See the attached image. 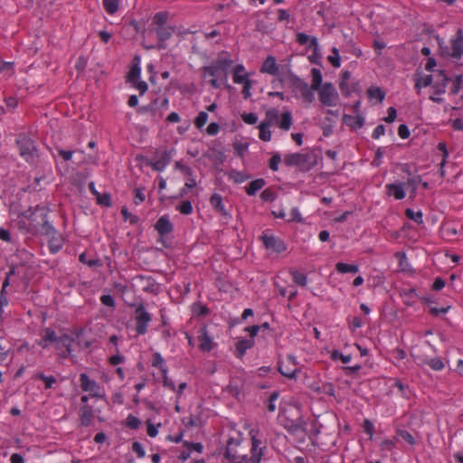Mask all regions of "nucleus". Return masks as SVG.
Segmentation results:
<instances>
[{"label":"nucleus","instance_id":"1","mask_svg":"<svg viewBox=\"0 0 463 463\" xmlns=\"http://www.w3.org/2000/svg\"><path fill=\"white\" fill-rule=\"evenodd\" d=\"M250 434L251 435V455L250 458L248 455L239 453L240 442L237 439H230L228 440L224 455L230 463H259L260 461L265 447H261L262 442L253 434V430Z\"/></svg>","mask_w":463,"mask_h":463},{"label":"nucleus","instance_id":"2","mask_svg":"<svg viewBox=\"0 0 463 463\" xmlns=\"http://www.w3.org/2000/svg\"><path fill=\"white\" fill-rule=\"evenodd\" d=\"M168 17L169 14L167 12H159L154 15L148 28V33H155L157 38V43L156 45L146 47L147 49H166V41L169 40L175 32V26L167 24Z\"/></svg>","mask_w":463,"mask_h":463},{"label":"nucleus","instance_id":"3","mask_svg":"<svg viewBox=\"0 0 463 463\" xmlns=\"http://www.w3.org/2000/svg\"><path fill=\"white\" fill-rule=\"evenodd\" d=\"M232 64L230 59L218 58L213 61L208 66L202 68L203 77H211L209 83L214 89H219L222 84L227 81L228 70Z\"/></svg>","mask_w":463,"mask_h":463},{"label":"nucleus","instance_id":"4","mask_svg":"<svg viewBox=\"0 0 463 463\" xmlns=\"http://www.w3.org/2000/svg\"><path fill=\"white\" fill-rule=\"evenodd\" d=\"M16 145L20 156L29 164H33L39 157V151L35 142L25 134H20L16 138Z\"/></svg>","mask_w":463,"mask_h":463},{"label":"nucleus","instance_id":"5","mask_svg":"<svg viewBox=\"0 0 463 463\" xmlns=\"http://www.w3.org/2000/svg\"><path fill=\"white\" fill-rule=\"evenodd\" d=\"M280 424L292 435L306 433L307 422L301 416L299 411L296 414L288 415L287 412L279 416Z\"/></svg>","mask_w":463,"mask_h":463},{"label":"nucleus","instance_id":"6","mask_svg":"<svg viewBox=\"0 0 463 463\" xmlns=\"http://www.w3.org/2000/svg\"><path fill=\"white\" fill-rule=\"evenodd\" d=\"M22 216L30 221L28 232L33 234L47 218L48 209L40 205L30 207L22 213Z\"/></svg>","mask_w":463,"mask_h":463},{"label":"nucleus","instance_id":"7","mask_svg":"<svg viewBox=\"0 0 463 463\" xmlns=\"http://www.w3.org/2000/svg\"><path fill=\"white\" fill-rule=\"evenodd\" d=\"M265 248L275 253H282L287 250V245L283 240L276 237L269 230H265L260 237Z\"/></svg>","mask_w":463,"mask_h":463},{"label":"nucleus","instance_id":"8","mask_svg":"<svg viewBox=\"0 0 463 463\" xmlns=\"http://www.w3.org/2000/svg\"><path fill=\"white\" fill-rule=\"evenodd\" d=\"M151 320V314L143 305H139L135 310L136 331L138 335H143L147 332V326Z\"/></svg>","mask_w":463,"mask_h":463},{"label":"nucleus","instance_id":"9","mask_svg":"<svg viewBox=\"0 0 463 463\" xmlns=\"http://www.w3.org/2000/svg\"><path fill=\"white\" fill-rule=\"evenodd\" d=\"M319 100L325 106L332 107L336 104L338 94L330 82H326L318 90Z\"/></svg>","mask_w":463,"mask_h":463},{"label":"nucleus","instance_id":"10","mask_svg":"<svg viewBox=\"0 0 463 463\" xmlns=\"http://www.w3.org/2000/svg\"><path fill=\"white\" fill-rule=\"evenodd\" d=\"M310 155L302 153L288 154L284 156V164L287 166H298L300 169H309L314 163L310 164Z\"/></svg>","mask_w":463,"mask_h":463},{"label":"nucleus","instance_id":"11","mask_svg":"<svg viewBox=\"0 0 463 463\" xmlns=\"http://www.w3.org/2000/svg\"><path fill=\"white\" fill-rule=\"evenodd\" d=\"M279 372L288 379H296L297 373L299 371L296 357L292 354H288L285 361L279 363Z\"/></svg>","mask_w":463,"mask_h":463},{"label":"nucleus","instance_id":"12","mask_svg":"<svg viewBox=\"0 0 463 463\" xmlns=\"http://www.w3.org/2000/svg\"><path fill=\"white\" fill-rule=\"evenodd\" d=\"M155 229L157 231L160 235L159 242L163 244L164 247H167L164 237L169 233H171L174 230V225L170 222L168 215L165 214L161 216L155 224Z\"/></svg>","mask_w":463,"mask_h":463},{"label":"nucleus","instance_id":"13","mask_svg":"<svg viewBox=\"0 0 463 463\" xmlns=\"http://www.w3.org/2000/svg\"><path fill=\"white\" fill-rule=\"evenodd\" d=\"M292 85L296 91H298L303 99L308 103H312L314 100V92L312 87H309L307 82L303 80L295 77L292 79Z\"/></svg>","mask_w":463,"mask_h":463},{"label":"nucleus","instance_id":"14","mask_svg":"<svg viewBox=\"0 0 463 463\" xmlns=\"http://www.w3.org/2000/svg\"><path fill=\"white\" fill-rule=\"evenodd\" d=\"M80 387L82 391L90 392L92 397H100L99 383L91 380L87 373H83L80 374Z\"/></svg>","mask_w":463,"mask_h":463},{"label":"nucleus","instance_id":"15","mask_svg":"<svg viewBox=\"0 0 463 463\" xmlns=\"http://www.w3.org/2000/svg\"><path fill=\"white\" fill-rule=\"evenodd\" d=\"M172 150H165L157 156L155 161H150L147 165L155 171L162 172L167 165L170 164L173 155Z\"/></svg>","mask_w":463,"mask_h":463},{"label":"nucleus","instance_id":"16","mask_svg":"<svg viewBox=\"0 0 463 463\" xmlns=\"http://www.w3.org/2000/svg\"><path fill=\"white\" fill-rule=\"evenodd\" d=\"M451 52H447V54L453 58L459 59L463 55V32L460 28L458 29L455 37L451 40Z\"/></svg>","mask_w":463,"mask_h":463},{"label":"nucleus","instance_id":"17","mask_svg":"<svg viewBox=\"0 0 463 463\" xmlns=\"http://www.w3.org/2000/svg\"><path fill=\"white\" fill-rule=\"evenodd\" d=\"M199 347L203 352H210L213 349V338L208 334L207 327L204 326L199 330Z\"/></svg>","mask_w":463,"mask_h":463},{"label":"nucleus","instance_id":"18","mask_svg":"<svg viewBox=\"0 0 463 463\" xmlns=\"http://www.w3.org/2000/svg\"><path fill=\"white\" fill-rule=\"evenodd\" d=\"M80 424L83 427H89L92 424L94 411L91 406L84 404L80 409Z\"/></svg>","mask_w":463,"mask_h":463},{"label":"nucleus","instance_id":"19","mask_svg":"<svg viewBox=\"0 0 463 463\" xmlns=\"http://www.w3.org/2000/svg\"><path fill=\"white\" fill-rule=\"evenodd\" d=\"M260 71L272 76L278 75L279 73V69L276 59L273 56H268L262 63Z\"/></svg>","mask_w":463,"mask_h":463},{"label":"nucleus","instance_id":"20","mask_svg":"<svg viewBox=\"0 0 463 463\" xmlns=\"http://www.w3.org/2000/svg\"><path fill=\"white\" fill-rule=\"evenodd\" d=\"M73 341V337L67 334H63L58 337L56 348L61 349V347H64L66 349V351L61 354L62 357H67V355L71 353V345Z\"/></svg>","mask_w":463,"mask_h":463},{"label":"nucleus","instance_id":"21","mask_svg":"<svg viewBox=\"0 0 463 463\" xmlns=\"http://www.w3.org/2000/svg\"><path fill=\"white\" fill-rule=\"evenodd\" d=\"M404 184H387L385 188L388 195H393L396 200H402L405 197Z\"/></svg>","mask_w":463,"mask_h":463},{"label":"nucleus","instance_id":"22","mask_svg":"<svg viewBox=\"0 0 463 463\" xmlns=\"http://www.w3.org/2000/svg\"><path fill=\"white\" fill-rule=\"evenodd\" d=\"M297 42L300 45L308 44V48L313 49L315 53L318 49V42L315 36H309L304 33H298L297 34Z\"/></svg>","mask_w":463,"mask_h":463},{"label":"nucleus","instance_id":"23","mask_svg":"<svg viewBox=\"0 0 463 463\" xmlns=\"http://www.w3.org/2000/svg\"><path fill=\"white\" fill-rule=\"evenodd\" d=\"M58 232L55 228L50 223L48 218L38 227V230L33 233L34 235H43L47 238L56 235Z\"/></svg>","mask_w":463,"mask_h":463},{"label":"nucleus","instance_id":"24","mask_svg":"<svg viewBox=\"0 0 463 463\" xmlns=\"http://www.w3.org/2000/svg\"><path fill=\"white\" fill-rule=\"evenodd\" d=\"M58 232L55 228L50 223L48 218L38 227V230L33 233L34 235H43L47 238L56 235Z\"/></svg>","mask_w":463,"mask_h":463},{"label":"nucleus","instance_id":"25","mask_svg":"<svg viewBox=\"0 0 463 463\" xmlns=\"http://www.w3.org/2000/svg\"><path fill=\"white\" fill-rule=\"evenodd\" d=\"M278 127L284 130L288 131L290 129L292 126V114L290 111H284L280 116L277 122Z\"/></svg>","mask_w":463,"mask_h":463},{"label":"nucleus","instance_id":"26","mask_svg":"<svg viewBox=\"0 0 463 463\" xmlns=\"http://www.w3.org/2000/svg\"><path fill=\"white\" fill-rule=\"evenodd\" d=\"M254 345V340L252 339H241L236 344V356L241 358L248 349H250Z\"/></svg>","mask_w":463,"mask_h":463},{"label":"nucleus","instance_id":"27","mask_svg":"<svg viewBox=\"0 0 463 463\" xmlns=\"http://www.w3.org/2000/svg\"><path fill=\"white\" fill-rule=\"evenodd\" d=\"M210 203L213 208L219 213H221L223 216H227L228 213L224 208L222 203V197L219 194H213L210 198Z\"/></svg>","mask_w":463,"mask_h":463},{"label":"nucleus","instance_id":"28","mask_svg":"<svg viewBox=\"0 0 463 463\" xmlns=\"http://www.w3.org/2000/svg\"><path fill=\"white\" fill-rule=\"evenodd\" d=\"M344 122L352 128H361L364 125V118L362 116H344Z\"/></svg>","mask_w":463,"mask_h":463},{"label":"nucleus","instance_id":"29","mask_svg":"<svg viewBox=\"0 0 463 463\" xmlns=\"http://www.w3.org/2000/svg\"><path fill=\"white\" fill-rule=\"evenodd\" d=\"M265 180L263 178H259L251 181L249 185L245 188L248 195H254L259 190H260L265 185Z\"/></svg>","mask_w":463,"mask_h":463},{"label":"nucleus","instance_id":"30","mask_svg":"<svg viewBox=\"0 0 463 463\" xmlns=\"http://www.w3.org/2000/svg\"><path fill=\"white\" fill-rule=\"evenodd\" d=\"M48 239H49L48 246H49L50 251L52 253H57L62 247V239L58 234V232L56 233V235L51 236Z\"/></svg>","mask_w":463,"mask_h":463},{"label":"nucleus","instance_id":"31","mask_svg":"<svg viewBox=\"0 0 463 463\" xmlns=\"http://www.w3.org/2000/svg\"><path fill=\"white\" fill-rule=\"evenodd\" d=\"M244 71H245V68L243 65L239 64V65L235 66V68L233 70V77H232L234 83L241 84L249 79L248 74H243Z\"/></svg>","mask_w":463,"mask_h":463},{"label":"nucleus","instance_id":"32","mask_svg":"<svg viewBox=\"0 0 463 463\" xmlns=\"http://www.w3.org/2000/svg\"><path fill=\"white\" fill-rule=\"evenodd\" d=\"M311 75H312V90H317L322 86V73L319 69L313 68L311 70Z\"/></svg>","mask_w":463,"mask_h":463},{"label":"nucleus","instance_id":"33","mask_svg":"<svg viewBox=\"0 0 463 463\" xmlns=\"http://www.w3.org/2000/svg\"><path fill=\"white\" fill-rule=\"evenodd\" d=\"M34 379L43 381L44 383L46 389H52L54 387V384L57 383V379L55 376H47L43 373H38L37 374H35Z\"/></svg>","mask_w":463,"mask_h":463},{"label":"nucleus","instance_id":"34","mask_svg":"<svg viewBox=\"0 0 463 463\" xmlns=\"http://www.w3.org/2000/svg\"><path fill=\"white\" fill-rule=\"evenodd\" d=\"M258 128L260 130V133H259L260 139H261L262 141H265V142L270 141L271 131L269 130L270 126L269 125V123L260 122V124L259 125Z\"/></svg>","mask_w":463,"mask_h":463},{"label":"nucleus","instance_id":"35","mask_svg":"<svg viewBox=\"0 0 463 463\" xmlns=\"http://www.w3.org/2000/svg\"><path fill=\"white\" fill-rule=\"evenodd\" d=\"M335 269L339 273H357L359 269L358 266L353 264H347L344 262H338L335 265Z\"/></svg>","mask_w":463,"mask_h":463},{"label":"nucleus","instance_id":"36","mask_svg":"<svg viewBox=\"0 0 463 463\" xmlns=\"http://www.w3.org/2000/svg\"><path fill=\"white\" fill-rule=\"evenodd\" d=\"M141 279L146 281L143 290L146 292L156 294L158 291L159 285L151 277H141Z\"/></svg>","mask_w":463,"mask_h":463},{"label":"nucleus","instance_id":"37","mask_svg":"<svg viewBox=\"0 0 463 463\" xmlns=\"http://www.w3.org/2000/svg\"><path fill=\"white\" fill-rule=\"evenodd\" d=\"M152 365L154 367L159 368L162 374H165V373H167V367L165 366V359L159 353H155L153 354Z\"/></svg>","mask_w":463,"mask_h":463},{"label":"nucleus","instance_id":"38","mask_svg":"<svg viewBox=\"0 0 463 463\" xmlns=\"http://www.w3.org/2000/svg\"><path fill=\"white\" fill-rule=\"evenodd\" d=\"M423 364L429 365L434 371H441L445 367L444 363L439 357L426 359Z\"/></svg>","mask_w":463,"mask_h":463},{"label":"nucleus","instance_id":"39","mask_svg":"<svg viewBox=\"0 0 463 463\" xmlns=\"http://www.w3.org/2000/svg\"><path fill=\"white\" fill-rule=\"evenodd\" d=\"M367 94L370 99H375L379 102L384 99L385 93L378 87H371L367 90Z\"/></svg>","mask_w":463,"mask_h":463},{"label":"nucleus","instance_id":"40","mask_svg":"<svg viewBox=\"0 0 463 463\" xmlns=\"http://www.w3.org/2000/svg\"><path fill=\"white\" fill-rule=\"evenodd\" d=\"M290 274L292 276V279L293 281L300 286V287H305L307 283V276L304 274V273H301L298 270H291L290 271Z\"/></svg>","mask_w":463,"mask_h":463},{"label":"nucleus","instance_id":"41","mask_svg":"<svg viewBox=\"0 0 463 463\" xmlns=\"http://www.w3.org/2000/svg\"><path fill=\"white\" fill-rule=\"evenodd\" d=\"M279 111L276 109H269L266 112V118L262 121L263 123H269V126L277 124L279 118Z\"/></svg>","mask_w":463,"mask_h":463},{"label":"nucleus","instance_id":"42","mask_svg":"<svg viewBox=\"0 0 463 463\" xmlns=\"http://www.w3.org/2000/svg\"><path fill=\"white\" fill-rule=\"evenodd\" d=\"M405 216L408 219L414 221L418 224H420L423 222L421 211L414 212L412 209L408 208L405 210Z\"/></svg>","mask_w":463,"mask_h":463},{"label":"nucleus","instance_id":"43","mask_svg":"<svg viewBox=\"0 0 463 463\" xmlns=\"http://www.w3.org/2000/svg\"><path fill=\"white\" fill-rule=\"evenodd\" d=\"M104 9L109 14H114L118 9V0H102Z\"/></svg>","mask_w":463,"mask_h":463},{"label":"nucleus","instance_id":"44","mask_svg":"<svg viewBox=\"0 0 463 463\" xmlns=\"http://www.w3.org/2000/svg\"><path fill=\"white\" fill-rule=\"evenodd\" d=\"M332 53L333 55H329L327 59L333 67L339 68L341 66V59L338 49L336 47H333Z\"/></svg>","mask_w":463,"mask_h":463},{"label":"nucleus","instance_id":"45","mask_svg":"<svg viewBox=\"0 0 463 463\" xmlns=\"http://www.w3.org/2000/svg\"><path fill=\"white\" fill-rule=\"evenodd\" d=\"M141 73L140 67L136 64L128 74V81L133 83L139 80Z\"/></svg>","mask_w":463,"mask_h":463},{"label":"nucleus","instance_id":"46","mask_svg":"<svg viewBox=\"0 0 463 463\" xmlns=\"http://www.w3.org/2000/svg\"><path fill=\"white\" fill-rule=\"evenodd\" d=\"M43 336L44 337V341L49 343H57L58 336L54 330L50 327H46L43 331Z\"/></svg>","mask_w":463,"mask_h":463},{"label":"nucleus","instance_id":"47","mask_svg":"<svg viewBox=\"0 0 463 463\" xmlns=\"http://www.w3.org/2000/svg\"><path fill=\"white\" fill-rule=\"evenodd\" d=\"M433 77L431 75H427L424 78H420L416 80L415 89L420 92L421 87H428L432 84Z\"/></svg>","mask_w":463,"mask_h":463},{"label":"nucleus","instance_id":"48","mask_svg":"<svg viewBox=\"0 0 463 463\" xmlns=\"http://www.w3.org/2000/svg\"><path fill=\"white\" fill-rule=\"evenodd\" d=\"M395 258L398 260L399 261V266L400 268L402 269V270H406L409 267V262H408V259L406 257V254L405 252H402V251H397L395 254H394Z\"/></svg>","mask_w":463,"mask_h":463},{"label":"nucleus","instance_id":"49","mask_svg":"<svg viewBox=\"0 0 463 463\" xmlns=\"http://www.w3.org/2000/svg\"><path fill=\"white\" fill-rule=\"evenodd\" d=\"M176 210L179 211L182 214H191L193 212V206L190 201H183L177 207Z\"/></svg>","mask_w":463,"mask_h":463},{"label":"nucleus","instance_id":"50","mask_svg":"<svg viewBox=\"0 0 463 463\" xmlns=\"http://www.w3.org/2000/svg\"><path fill=\"white\" fill-rule=\"evenodd\" d=\"M208 114L205 111L199 112L198 116L194 119V125L197 128L201 129L207 122Z\"/></svg>","mask_w":463,"mask_h":463},{"label":"nucleus","instance_id":"51","mask_svg":"<svg viewBox=\"0 0 463 463\" xmlns=\"http://www.w3.org/2000/svg\"><path fill=\"white\" fill-rule=\"evenodd\" d=\"M97 202L99 205L109 207L111 206V198L109 194H97Z\"/></svg>","mask_w":463,"mask_h":463},{"label":"nucleus","instance_id":"52","mask_svg":"<svg viewBox=\"0 0 463 463\" xmlns=\"http://www.w3.org/2000/svg\"><path fill=\"white\" fill-rule=\"evenodd\" d=\"M437 85L441 87V90H437V93H442L445 91L446 84L449 80V78L444 74L443 71H439L437 75Z\"/></svg>","mask_w":463,"mask_h":463},{"label":"nucleus","instance_id":"53","mask_svg":"<svg viewBox=\"0 0 463 463\" xmlns=\"http://www.w3.org/2000/svg\"><path fill=\"white\" fill-rule=\"evenodd\" d=\"M421 183L420 175H413L409 177L406 183H403L404 185L411 186L412 188V193H415L418 187V184Z\"/></svg>","mask_w":463,"mask_h":463},{"label":"nucleus","instance_id":"54","mask_svg":"<svg viewBox=\"0 0 463 463\" xmlns=\"http://www.w3.org/2000/svg\"><path fill=\"white\" fill-rule=\"evenodd\" d=\"M260 197L264 202H273L277 198V194L271 188H266L260 194Z\"/></svg>","mask_w":463,"mask_h":463},{"label":"nucleus","instance_id":"55","mask_svg":"<svg viewBox=\"0 0 463 463\" xmlns=\"http://www.w3.org/2000/svg\"><path fill=\"white\" fill-rule=\"evenodd\" d=\"M140 424H141V421L136 416H134L132 414H129L128 416L126 425L129 429L137 430L139 428Z\"/></svg>","mask_w":463,"mask_h":463},{"label":"nucleus","instance_id":"56","mask_svg":"<svg viewBox=\"0 0 463 463\" xmlns=\"http://www.w3.org/2000/svg\"><path fill=\"white\" fill-rule=\"evenodd\" d=\"M281 162V156L279 153H274L269 162V166L272 171H278L279 165Z\"/></svg>","mask_w":463,"mask_h":463},{"label":"nucleus","instance_id":"57","mask_svg":"<svg viewBox=\"0 0 463 463\" xmlns=\"http://www.w3.org/2000/svg\"><path fill=\"white\" fill-rule=\"evenodd\" d=\"M331 357L334 360L340 359L343 364H348L352 359L351 354H343L342 353L336 350L333 351Z\"/></svg>","mask_w":463,"mask_h":463},{"label":"nucleus","instance_id":"58","mask_svg":"<svg viewBox=\"0 0 463 463\" xmlns=\"http://www.w3.org/2000/svg\"><path fill=\"white\" fill-rule=\"evenodd\" d=\"M278 398H279L278 392H273L269 395V400H268V405H267V409L269 412L275 411V410H276L275 402L278 400Z\"/></svg>","mask_w":463,"mask_h":463},{"label":"nucleus","instance_id":"59","mask_svg":"<svg viewBox=\"0 0 463 463\" xmlns=\"http://www.w3.org/2000/svg\"><path fill=\"white\" fill-rule=\"evenodd\" d=\"M397 434L410 445H413L415 443V439L409 431L405 430H398Z\"/></svg>","mask_w":463,"mask_h":463},{"label":"nucleus","instance_id":"60","mask_svg":"<svg viewBox=\"0 0 463 463\" xmlns=\"http://www.w3.org/2000/svg\"><path fill=\"white\" fill-rule=\"evenodd\" d=\"M79 260L81 263L86 264V265H88L90 268L96 267V266L99 265V260H87V254L85 252H82L80 255Z\"/></svg>","mask_w":463,"mask_h":463},{"label":"nucleus","instance_id":"61","mask_svg":"<svg viewBox=\"0 0 463 463\" xmlns=\"http://www.w3.org/2000/svg\"><path fill=\"white\" fill-rule=\"evenodd\" d=\"M230 178L233 179L235 183L241 184L246 180V176L240 171L232 170L229 174Z\"/></svg>","mask_w":463,"mask_h":463},{"label":"nucleus","instance_id":"62","mask_svg":"<svg viewBox=\"0 0 463 463\" xmlns=\"http://www.w3.org/2000/svg\"><path fill=\"white\" fill-rule=\"evenodd\" d=\"M242 120L249 125H254L258 121V116L255 113H243L241 115Z\"/></svg>","mask_w":463,"mask_h":463},{"label":"nucleus","instance_id":"63","mask_svg":"<svg viewBox=\"0 0 463 463\" xmlns=\"http://www.w3.org/2000/svg\"><path fill=\"white\" fill-rule=\"evenodd\" d=\"M131 84H132V86L134 88L138 90L140 95L145 94L146 92L147 89H148L147 83L146 81H143V80H137V81H135V82H133Z\"/></svg>","mask_w":463,"mask_h":463},{"label":"nucleus","instance_id":"64","mask_svg":"<svg viewBox=\"0 0 463 463\" xmlns=\"http://www.w3.org/2000/svg\"><path fill=\"white\" fill-rule=\"evenodd\" d=\"M109 361L111 365H118L125 361V357L123 355L119 354V350L117 347L116 354L112 355Z\"/></svg>","mask_w":463,"mask_h":463}]
</instances>
